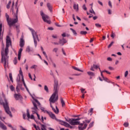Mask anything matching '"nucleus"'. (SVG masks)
<instances>
[{"label":"nucleus","mask_w":130,"mask_h":130,"mask_svg":"<svg viewBox=\"0 0 130 130\" xmlns=\"http://www.w3.org/2000/svg\"><path fill=\"white\" fill-rule=\"evenodd\" d=\"M87 74L90 76V79H92V77H95V74L92 72H87Z\"/></svg>","instance_id":"aec40b11"},{"label":"nucleus","mask_w":130,"mask_h":130,"mask_svg":"<svg viewBox=\"0 0 130 130\" xmlns=\"http://www.w3.org/2000/svg\"><path fill=\"white\" fill-rule=\"evenodd\" d=\"M41 129L42 130H47L46 126L44 124H41Z\"/></svg>","instance_id":"393cba45"},{"label":"nucleus","mask_w":130,"mask_h":130,"mask_svg":"<svg viewBox=\"0 0 130 130\" xmlns=\"http://www.w3.org/2000/svg\"><path fill=\"white\" fill-rule=\"evenodd\" d=\"M103 80L104 81H106V82H107V81H108V79H107V78H105L104 77V78H103Z\"/></svg>","instance_id":"052dcab7"},{"label":"nucleus","mask_w":130,"mask_h":130,"mask_svg":"<svg viewBox=\"0 0 130 130\" xmlns=\"http://www.w3.org/2000/svg\"><path fill=\"white\" fill-rule=\"evenodd\" d=\"M18 62V59L17 57L14 58V59L13 60V63L14 64H17V63Z\"/></svg>","instance_id":"bb28decb"},{"label":"nucleus","mask_w":130,"mask_h":130,"mask_svg":"<svg viewBox=\"0 0 130 130\" xmlns=\"http://www.w3.org/2000/svg\"><path fill=\"white\" fill-rule=\"evenodd\" d=\"M107 60H108L109 61H112V58H111V57H108Z\"/></svg>","instance_id":"603ef678"},{"label":"nucleus","mask_w":130,"mask_h":130,"mask_svg":"<svg viewBox=\"0 0 130 130\" xmlns=\"http://www.w3.org/2000/svg\"><path fill=\"white\" fill-rule=\"evenodd\" d=\"M14 98L15 100H21L23 98L22 97V95L20 94V93H15L14 94Z\"/></svg>","instance_id":"f8f14e48"},{"label":"nucleus","mask_w":130,"mask_h":130,"mask_svg":"<svg viewBox=\"0 0 130 130\" xmlns=\"http://www.w3.org/2000/svg\"><path fill=\"white\" fill-rule=\"evenodd\" d=\"M111 37H112V38H114V37H115V34L113 33V32H112V34L111 35Z\"/></svg>","instance_id":"79ce46f5"},{"label":"nucleus","mask_w":130,"mask_h":130,"mask_svg":"<svg viewBox=\"0 0 130 130\" xmlns=\"http://www.w3.org/2000/svg\"><path fill=\"white\" fill-rule=\"evenodd\" d=\"M47 7L50 12H52V6H51V4H50V3H47Z\"/></svg>","instance_id":"a211bd4d"},{"label":"nucleus","mask_w":130,"mask_h":130,"mask_svg":"<svg viewBox=\"0 0 130 130\" xmlns=\"http://www.w3.org/2000/svg\"><path fill=\"white\" fill-rule=\"evenodd\" d=\"M108 13L109 15H111L112 14V13L111 12V10L108 9Z\"/></svg>","instance_id":"8fccbe9b"},{"label":"nucleus","mask_w":130,"mask_h":130,"mask_svg":"<svg viewBox=\"0 0 130 130\" xmlns=\"http://www.w3.org/2000/svg\"><path fill=\"white\" fill-rule=\"evenodd\" d=\"M73 19L74 21H76V18H75V14H73Z\"/></svg>","instance_id":"0e129e2a"},{"label":"nucleus","mask_w":130,"mask_h":130,"mask_svg":"<svg viewBox=\"0 0 130 130\" xmlns=\"http://www.w3.org/2000/svg\"><path fill=\"white\" fill-rule=\"evenodd\" d=\"M87 125H88V124H85L84 127L81 126H79L78 127L80 130H84V129H85V128H86V127H87Z\"/></svg>","instance_id":"5701e85b"},{"label":"nucleus","mask_w":130,"mask_h":130,"mask_svg":"<svg viewBox=\"0 0 130 130\" xmlns=\"http://www.w3.org/2000/svg\"><path fill=\"white\" fill-rule=\"evenodd\" d=\"M28 29L29 30H30L31 32L34 41L35 46V47H37V41L38 42L40 41L39 38H38V35H37V32H36V31H35V30L33 29V28L29 27Z\"/></svg>","instance_id":"20e7f679"},{"label":"nucleus","mask_w":130,"mask_h":130,"mask_svg":"<svg viewBox=\"0 0 130 130\" xmlns=\"http://www.w3.org/2000/svg\"><path fill=\"white\" fill-rule=\"evenodd\" d=\"M80 90L81 91V93H82V94H84V91H85V89L81 88Z\"/></svg>","instance_id":"13d9d810"},{"label":"nucleus","mask_w":130,"mask_h":130,"mask_svg":"<svg viewBox=\"0 0 130 130\" xmlns=\"http://www.w3.org/2000/svg\"><path fill=\"white\" fill-rule=\"evenodd\" d=\"M72 69H73V70H75V71H78V72H81V73H83V70L79 69V68L75 67V66H73L72 67Z\"/></svg>","instance_id":"4be33fe9"},{"label":"nucleus","mask_w":130,"mask_h":130,"mask_svg":"<svg viewBox=\"0 0 130 130\" xmlns=\"http://www.w3.org/2000/svg\"><path fill=\"white\" fill-rule=\"evenodd\" d=\"M99 70H100V71L101 72V75L102 78H104V76H103V73H104V72H103V71H101V69H100V68H99Z\"/></svg>","instance_id":"4c0bfd02"},{"label":"nucleus","mask_w":130,"mask_h":130,"mask_svg":"<svg viewBox=\"0 0 130 130\" xmlns=\"http://www.w3.org/2000/svg\"><path fill=\"white\" fill-rule=\"evenodd\" d=\"M48 30H53V28L51 27H48Z\"/></svg>","instance_id":"774afa93"},{"label":"nucleus","mask_w":130,"mask_h":130,"mask_svg":"<svg viewBox=\"0 0 130 130\" xmlns=\"http://www.w3.org/2000/svg\"><path fill=\"white\" fill-rule=\"evenodd\" d=\"M36 68H37V65H33L32 66H31L30 67V69H36Z\"/></svg>","instance_id":"3c124183"},{"label":"nucleus","mask_w":130,"mask_h":130,"mask_svg":"<svg viewBox=\"0 0 130 130\" xmlns=\"http://www.w3.org/2000/svg\"><path fill=\"white\" fill-rule=\"evenodd\" d=\"M2 105L4 106V108L7 114H9L11 117H12V113L10 111V108L9 107V105H8V102L7 100H5V103H1Z\"/></svg>","instance_id":"39448f33"},{"label":"nucleus","mask_w":130,"mask_h":130,"mask_svg":"<svg viewBox=\"0 0 130 130\" xmlns=\"http://www.w3.org/2000/svg\"><path fill=\"white\" fill-rule=\"evenodd\" d=\"M19 45L20 47H23L24 45H25V41H24V39H23V38L20 39Z\"/></svg>","instance_id":"2eb2a0df"},{"label":"nucleus","mask_w":130,"mask_h":130,"mask_svg":"<svg viewBox=\"0 0 130 130\" xmlns=\"http://www.w3.org/2000/svg\"><path fill=\"white\" fill-rule=\"evenodd\" d=\"M15 6L16 7V14L15 15L16 18H10V16L7 13H6V18L7 21V23L10 27H12L13 25L16 24L18 22V12L19 11V8L18 7V1L16 2L15 4Z\"/></svg>","instance_id":"f03ea898"},{"label":"nucleus","mask_w":130,"mask_h":130,"mask_svg":"<svg viewBox=\"0 0 130 130\" xmlns=\"http://www.w3.org/2000/svg\"><path fill=\"white\" fill-rule=\"evenodd\" d=\"M9 78L10 79V81L13 82V75L12 73L9 74Z\"/></svg>","instance_id":"c85d7f7f"},{"label":"nucleus","mask_w":130,"mask_h":130,"mask_svg":"<svg viewBox=\"0 0 130 130\" xmlns=\"http://www.w3.org/2000/svg\"><path fill=\"white\" fill-rule=\"evenodd\" d=\"M35 102H36V103H37V104H38L39 106H40V108L41 109V110H42V111L43 112H44V113H48V111L45 110V108L41 107V104H40V102H39V101H38V100H37V99H34Z\"/></svg>","instance_id":"1a4fd4ad"},{"label":"nucleus","mask_w":130,"mask_h":130,"mask_svg":"<svg viewBox=\"0 0 130 130\" xmlns=\"http://www.w3.org/2000/svg\"><path fill=\"white\" fill-rule=\"evenodd\" d=\"M9 53H4L2 52V62L4 63V67L5 70L9 67Z\"/></svg>","instance_id":"7ed1b4c3"},{"label":"nucleus","mask_w":130,"mask_h":130,"mask_svg":"<svg viewBox=\"0 0 130 130\" xmlns=\"http://www.w3.org/2000/svg\"><path fill=\"white\" fill-rule=\"evenodd\" d=\"M90 71H92L93 72H94V67H93V66H91L90 68Z\"/></svg>","instance_id":"e2e57ef3"},{"label":"nucleus","mask_w":130,"mask_h":130,"mask_svg":"<svg viewBox=\"0 0 130 130\" xmlns=\"http://www.w3.org/2000/svg\"><path fill=\"white\" fill-rule=\"evenodd\" d=\"M92 126H93V123L89 124L88 128H90V127H92Z\"/></svg>","instance_id":"6e6d98bb"},{"label":"nucleus","mask_w":130,"mask_h":130,"mask_svg":"<svg viewBox=\"0 0 130 130\" xmlns=\"http://www.w3.org/2000/svg\"><path fill=\"white\" fill-rule=\"evenodd\" d=\"M0 127H1L2 129L7 130V126L5 125L4 123H3V122H2L1 121H0Z\"/></svg>","instance_id":"f3484780"},{"label":"nucleus","mask_w":130,"mask_h":130,"mask_svg":"<svg viewBox=\"0 0 130 130\" xmlns=\"http://www.w3.org/2000/svg\"><path fill=\"white\" fill-rule=\"evenodd\" d=\"M6 124H7L8 126H9V127H11V128H14V127H13V126H12V125H11V124L10 123H8L7 124V123H5Z\"/></svg>","instance_id":"a18cd8bd"},{"label":"nucleus","mask_w":130,"mask_h":130,"mask_svg":"<svg viewBox=\"0 0 130 130\" xmlns=\"http://www.w3.org/2000/svg\"><path fill=\"white\" fill-rule=\"evenodd\" d=\"M98 17L97 16H94L93 17V20H96V19H98Z\"/></svg>","instance_id":"338daca9"},{"label":"nucleus","mask_w":130,"mask_h":130,"mask_svg":"<svg viewBox=\"0 0 130 130\" xmlns=\"http://www.w3.org/2000/svg\"><path fill=\"white\" fill-rule=\"evenodd\" d=\"M93 69H95L96 70H97V69H98V68L99 69V66H98V65L93 64Z\"/></svg>","instance_id":"f704fd0d"},{"label":"nucleus","mask_w":130,"mask_h":130,"mask_svg":"<svg viewBox=\"0 0 130 130\" xmlns=\"http://www.w3.org/2000/svg\"><path fill=\"white\" fill-rule=\"evenodd\" d=\"M58 50V48H54L53 49V50H52V51H53V52H55L56 53L57 52V51Z\"/></svg>","instance_id":"72a5a7b5"},{"label":"nucleus","mask_w":130,"mask_h":130,"mask_svg":"<svg viewBox=\"0 0 130 130\" xmlns=\"http://www.w3.org/2000/svg\"><path fill=\"white\" fill-rule=\"evenodd\" d=\"M128 122H125L123 124L124 126H125V127H127V126H128Z\"/></svg>","instance_id":"58836bf2"},{"label":"nucleus","mask_w":130,"mask_h":130,"mask_svg":"<svg viewBox=\"0 0 130 130\" xmlns=\"http://www.w3.org/2000/svg\"><path fill=\"white\" fill-rule=\"evenodd\" d=\"M27 118L30 119H35V118L34 117V115H31V116H30V113L29 112V110H27Z\"/></svg>","instance_id":"4468645a"},{"label":"nucleus","mask_w":130,"mask_h":130,"mask_svg":"<svg viewBox=\"0 0 130 130\" xmlns=\"http://www.w3.org/2000/svg\"><path fill=\"white\" fill-rule=\"evenodd\" d=\"M27 52H30V47H27L26 49Z\"/></svg>","instance_id":"09e8293b"},{"label":"nucleus","mask_w":130,"mask_h":130,"mask_svg":"<svg viewBox=\"0 0 130 130\" xmlns=\"http://www.w3.org/2000/svg\"><path fill=\"white\" fill-rule=\"evenodd\" d=\"M66 120L71 125H78L80 124V121H76V119L74 118L66 119Z\"/></svg>","instance_id":"0eeeda50"},{"label":"nucleus","mask_w":130,"mask_h":130,"mask_svg":"<svg viewBox=\"0 0 130 130\" xmlns=\"http://www.w3.org/2000/svg\"><path fill=\"white\" fill-rule=\"evenodd\" d=\"M103 73H106L107 74H108L109 75H110L111 73L109 72L108 71L104 70L103 71Z\"/></svg>","instance_id":"c03bdc74"},{"label":"nucleus","mask_w":130,"mask_h":130,"mask_svg":"<svg viewBox=\"0 0 130 130\" xmlns=\"http://www.w3.org/2000/svg\"><path fill=\"white\" fill-rule=\"evenodd\" d=\"M98 4L101 5V6H103V3H102V2H101L100 1H98Z\"/></svg>","instance_id":"5fc2aeb1"},{"label":"nucleus","mask_w":130,"mask_h":130,"mask_svg":"<svg viewBox=\"0 0 130 130\" xmlns=\"http://www.w3.org/2000/svg\"><path fill=\"white\" fill-rule=\"evenodd\" d=\"M95 26L98 27V28H101V24H99V23H96L95 24Z\"/></svg>","instance_id":"49530a36"},{"label":"nucleus","mask_w":130,"mask_h":130,"mask_svg":"<svg viewBox=\"0 0 130 130\" xmlns=\"http://www.w3.org/2000/svg\"><path fill=\"white\" fill-rule=\"evenodd\" d=\"M61 124L62 125H64V126H66V127H70V128H72V126L70 125L68 123L66 122V121H60Z\"/></svg>","instance_id":"ddd939ff"},{"label":"nucleus","mask_w":130,"mask_h":130,"mask_svg":"<svg viewBox=\"0 0 130 130\" xmlns=\"http://www.w3.org/2000/svg\"><path fill=\"white\" fill-rule=\"evenodd\" d=\"M59 44H62V45H63V44L67 43V41L64 39V38H63L62 40H60L59 42Z\"/></svg>","instance_id":"6ab92c4d"},{"label":"nucleus","mask_w":130,"mask_h":130,"mask_svg":"<svg viewBox=\"0 0 130 130\" xmlns=\"http://www.w3.org/2000/svg\"><path fill=\"white\" fill-rule=\"evenodd\" d=\"M40 14L43 21H44L46 23H47V24H50L51 21L49 20V17L47 15L44 14L43 11H41Z\"/></svg>","instance_id":"423d86ee"},{"label":"nucleus","mask_w":130,"mask_h":130,"mask_svg":"<svg viewBox=\"0 0 130 130\" xmlns=\"http://www.w3.org/2000/svg\"><path fill=\"white\" fill-rule=\"evenodd\" d=\"M10 90L11 91H14V90H15V87H14V86H13V85H11L10 86Z\"/></svg>","instance_id":"e433bc0d"},{"label":"nucleus","mask_w":130,"mask_h":130,"mask_svg":"<svg viewBox=\"0 0 130 130\" xmlns=\"http://www.w3.org/2000/svg\"><path fill=\"white\" fill-rule=\"evenodd\" d=\"M12 43V42L10 41H6V46L5 49H2V52H4L5 53H9V47L10 46V45Z\"/></svg>","instance_id":"6e6552de"},{"label":"nucleus","mask_w":130,"mask_h":130,"mask_svg":"<svg viewBox=\"0 0 130 130\" xmlns=\"http://www.w3.org/2000/svg\"><path fill=\"white\" fill-rule=\"evenodd\" d=\"M19 74L20 75V76H21V77H23V72H22V69L21 68H20V70H19Z\"/></svg>","instance_id":"473e14b6"},{"label":"nucleus","mask_w":130,"mask_h":130,"mask_svg":"<svg viewBox=\"0 0 130 130\" xmlns=\"http://www.w3.org/2000/svg\"><path fill=\"white\" fill-rule=\"evenodd\" d=\"M43 54H44L46 58L47 59V58H48V57L47 56V54H46V52H45V51H43Z\"/></svg>","instance_id":"c9c22d12"},{"label":"nucleus","mask_w":130,"mask_h":130,"mask_svg":"<svg viewBox=\"0 0 130 130\" xmlns=\"http://www.w3.org/2000/svg\"><path fill=\"white\" fill-rule=\"evenodd\" d=\"M44 90L45 91H46V92H47V93H48V92H49V90H48V87L46 85L44 86Z\"/></svg>","instance_id":"cd10ccee"},{"label":"nucleus","mask_w":130,"mask_h":130,"mask_svg":"<svg viewBox=\"0 0 130 130\" xmlns=\"http://www.w3.org/2000/svg\"><path fill=\"white\" fill-rule=\"evenodd\" d=\"M109 69L111 71H113V70H114V69L112 67H109Z\"/></svg>","instance_id":"bf43d9fd"},{"label":"nucleus","mask_w":130,"mask_h":130,"mask_svg":"<svg viewBox=\"0 0 130 130\" xmlns=\"http://www.w3.org/2000/svg\"><path fill=\"white\" fill-rule=\"evenodd\" d=\"M28 77H29V79H30V80L31 81L33 80V78H32V76H31V74L30 73H28Z\"/></svg>","instance_id":"de8ad7c7"},{"label":"nucleus","mask_w":130,"mask_h":130,"mask_svg":"<svg viewBox=\"0 0 130 130\" xmlns=\"http://www.w3.org/2000/svg\"><path fill=\"white\" fill-rule=\"evenodd\" d=\"M36 130H41V129H40V127H39V126H37L36 128Z\"/></svg>","instance_id":"69168bd1"},{"label":"nucleus","mask_w":130,"mask_h":130,"mask_svg":"<svg viewBox=\"0 0 130 130\" xmlns=\"http://www.w3.org/2000/svg\"><path fill=\"white\" fill-rule=\"evenodd\" d=\"M36 114H37L38 119H40V116L39 115L38 113H37Z\"/></svg>","instance_id":"680f3d73"},{"label":"nucleus","mask_w":130,"mask_h":130,"mask_svg":"<svg viewBox=\"0 0 130 130\" xmlns=\"http://www.w3.org/2000/svg\"><path fill=\"white\" fill-rule=\"evenodd\" d=\"M113 43H114V42H112L109 45V46H108V47L109 48H110V47H111V46H112V45H113Z\"/></svg>","instance_id":"ea45409f"},{"label":"nucleus","mask_w":130,"mask_h":130,"mask_svg":"<svg viewBox=\"0 0 130 130\" xmlns=\"http://www.w3.org/2000/svg\"><path fill=\"white\" fill-rule=\"evenodd\" d=\"M83 10H84L85 11L87 10V8L86 7V5H84L83 6Z\"/></svg>","instance_id":"864d4df0"},{"label":"nucleus","mask_w":130,"mask_h":130,"mask_svg":"<svg viewBox=\"0 0 130 130\" xmlns=\"http://www.w3.org/2000/svg\"><path fill=\"white\" fill-rule=\"evenodd\" d=\"M47 114L49 115L51 118H52V119H55L56 121H59V122H60V121H62V120H58L57 118H56V117H55L54 114L52 113L51 112H48V113H47Z\"/></svg>","instance_id":"9b49d317"},{"label":"nucleus","mask_w":130,"mask_h":130,"mask_svg":"<svg viewBox=\"0 0 130 130\" xmlns=\"http://www.w3.org/2000/svg\"><path fill=\"white\" fill-rule=\"evenodd\" d=\"M70 30H71V31L73 32V34H74V35H77V32H76V30H75V29H73V28H70Z\"/></svg>","instance_id":"2f4dec72"},{"label":"nucleus","mask_w":130,"mask_h":130,"mask_svg":"<svg viewBox=\"0 0 130 130\" xmlns=\"http://www.w3.org/2000/svg\"><path fill=\"white\" fill-rule=\"evenodd\" d=\"M73 8L76 11H79V5L78 4L76 5V4H74L73 5Z\"/></svg>","instance_id":"412c9836"},{"label":"nucleus","mask_w":130,"mask_h":130,"mask_svg":"<svg viewBox=\"0 0 130 130\" xmlns=\"http://www.w3.org/2000/svg\"><path fill=\"white\" fill-rule=\"evenodd\" d=\"M108 5L111 8H112V4L111 3V1H109Z\"/></svg>","instance_id":"a19ab883"},{"label":"nucleus","mask_w":130,"mask_h":130,"mask_svg":"<svg viewBox=\"0 0 130 130\" xmlns=\"http://www.w3.org/2000/svg\"><path fill=\"white\" fill-rule=\"evenodd\" d=\"M61 103L62 105V107L66 105V104L64 103V101H63V99L62 98H61Z\"/></svg>","instance_id":"a878e982"},{"label":"nucleus","mask_w":130,"mask_h":130,"mask_svg":"<svg viewBox=\"0 0 130 130\" xmlns=\"http://www.w3.org/2000/svg\"><path fill=\"white\" fill-rule=\"evenodd\" d=\"M32 104L34 105V107L32 108H31V111L33 113V114H35V113H37V112H38V108L37 107V105H36V103H35V102H32Z\"/></svg>","instance_id":"9d476101"},{"label":"nucleus","mask_w":130,"mask_h":130,"mask_svg":"<svg viewBox=\"0 0 130 130\" xmlns=\"http://www.w3.org/2000/svg\"><path fill=\"white\" fill-rule=\"evenodd\" d=\"M89 12L91 13V14H93L94 15H96V13H95V11L93 10V8L91 7V10L89 11Z\"/></svg>","instance_id":"c756f323"},{"label":"nucleus","mask_w":130,"mask_h":130,"mask_svg":"<svg viewBox=\"0 0 130 130\" xmlns=\"http://www.w3.org/2000/svg\"><path fill=\"white\" fill-rule=\"evenodd\" d=\"M22 51H23V49L20 48L18 51V60H20L21 59V54L22 53Z\"/></svg>","instance_id":"dca6fc26"},{"label":"nucleus","mask_w":130,"mask_h":130,"mask_svg":"<svg viewBox=\"0 0 130 130\" xmlns=\"http://www.w3.org/2000/svg\"><path fill=\"white\" fill-rule=\"evenodd\" d=\"M15 27L16 28L17 31L20 32V25L19 24L15 25Z\"/></svg>","instance_id":"b1692460"},{"label":"nucleus","mask_w":130,"mask_h":130,"mask_svg":"<svg viewBox=\"0 0 130 130\" xmlns=\"http://www.w3.org/2000/svg\"><path fill=\"white\" fill-rule=\"evenodd\" d=\"M80 34L81 35H86V34H87V31H80Z\"/></svg>","instance_id":"7c9ffc66"},{"label":"nucleus","mask_w":130,"mask_h":130,"mask_svg":"<svg viewBox=\"0 0 130 130\" xmlns=\"http://www.w3.org/2000/svg\"><path fill=\"white\" fill-rule=\"evenodd\" d=\"M11 41V39H10V37L7 36L6 39V41Z\"/></svg>","instance_id":"4d7b16f0"},{"label":"nucleus","mask_w":130,"mask_h":130,"mask_svg":"<svg viewBox=\"0 0 130 130\" xmlns=\"http://www.w3.org/2000/svg\"><path fill=\"white\" fill-rule=\"evenodd\" d=\"M54 90L55 91L54 93L52 94L50 98L49 99V102L50 103V107H51L53 111L57 114L59 112L58 108L57 106H55L56 110L53 108L51 103H55L57 100H58V82L57 81L54 82Z\"/></svg>","instance_id":"f257e3e1"},{"label":"nucleus","mask_w":130,"mask_h":130,"mask_svg":"<svg viewBox=\"0 0 130 130\" xmlns=\"http://www.w3.org/2000/svg\"><path fill=\"white\" fill-rule=\"evenodd\" d=\"M127 75H128V71H126L125 72L124 77L126 78L127 77Z\"/></svg>","instance_id":"37998d69"}]
</instances>
